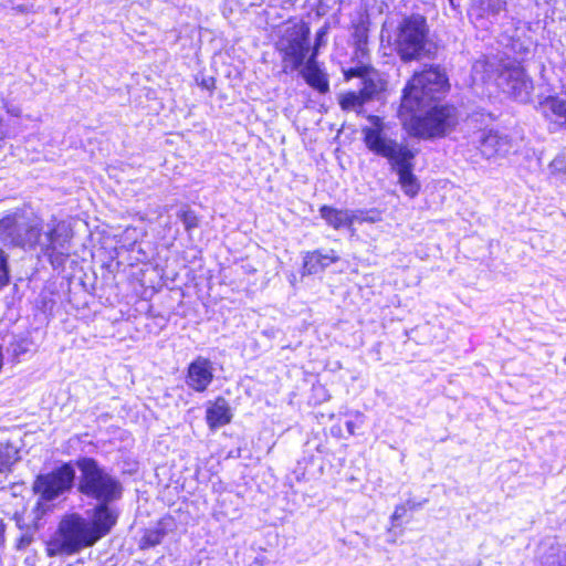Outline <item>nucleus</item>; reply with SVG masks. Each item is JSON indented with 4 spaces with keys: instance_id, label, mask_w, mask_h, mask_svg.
Segmentation results:
<instances>
[{
    "instance_id": "f257e3e1",
    "label": "nucleus",
    "mask_w": 566,
    "mask_h": 566,
    "mask_svg": "<svg viewBox=\"0 0 566 566\" xmlns=\"http://www.w3.org/2000/svg\"><path fill=\"white\" fill-rule=\"evenodd\" d=\"M448 88L447 74L439 66H430L413 74L403 88L399 108V117L410 135L424 139L440 138L455 127V107L431 106Z\"/></svg>"
},
{
    "instance_id": "f03ea898",
    "label": "nucleus",
    "mask_w": 566,
    "mask_h": 566,
    "mask_svg": "<svg viewBox=\"0 0 566 566\" xmlns=\"http://www.w3.org/2000/svg\"><path fill=\"white\" fill-rule=\"evenodd\" d=\"M72 231L56 218L45 227L39 217L27 218L13 213L0 219V240L23 249L39 247L52 263H61L69 255Z\"/></svg>"
},
{
    "instance_id": "7ed1b4c3",
    "label": "nucleus",
    "mask_w": 566,
    "mask_h": 566,
    "mask_svg": "<svg viewBox=\"0 0 566 566\" xmlns=\"http://www.w3.org/2000/svg\"><path fill=\"white\" fill-rule=\"evenodd\" d=\"M95 543L88 520L73 513L62 517L45 551L49 557L70 556Z\"/></svg>"
},
{
    "instance_id": "20e7f679",
    "label": "nucleus",
    "mask_w": 566,
    "mask_h": 566,
    "mask_svg": "<svg viewBox=\"0 0 566 566\" xmlns=\"http://www.w3.org/2000/svg\"><path fill=\"white\" fill-rule=\"evenodd\" d=\"M76 464L81 471L78 490L82 494L99 503H109L120 497L119 482L103 470L95 460L83 458Z\"/></svg>"
},
{
    "instance_id": "39448f33",
    "label": "nucleus",
    "mask_w": 566,
    "mask_h": 566,
    "mask_svg": "<svg viewBox=\"0 0 566 566\" xmlns=\"http://www.w3.org/2000/svg\"><path fill=\"white\" fill-rule=\"evenodd\" d=\"M428 32L427 21L419 14L405 18L399 23L394 44L401 61H418L428 54Z\"/></svg>"
},
{
    "instance_id": "423d86ee",
    "label": "nucleus",
    "mask_w": 566,
    "mask_h": 566,
    "mask_svg": "<svg viewBox=\"0 0 566 566\" xmlns=\"http://www.w3.org/2000/svg\"><path fill=\"white\" fill-rule=\"evenodd\" d=\"M310 28L304 22H289L281 28L275 49L281 54L284 72L304 64L310 51Z\"/></svg>"
},
{
    "instance_id": "0eeeda50",
    "label": "nucleus",
    "mask_w": 566,
    "mask_h": 566,
    "mask_svg": "<svg viewBox=\"0 0 566 566\" xmlns=\"http://www.w3.org/2000/svg\"><path fill=\"white\" fill-rule=\"evenodd\" d=\"M370 125L361 128L364 143L371 153L387 158L390 165L399 159H406L411 150L392 139L387 132L384 120L378 116L368 117Z\"/></svg>"
},
{
    "instance_id": "6e6552de",
    "label": "nucleus",
    "mask_w": 566,
    "mask_h": 566,
    "mask_svg": "<svg viewBox=\"0 0 566 566\" xmlns=\"http://www.w3.org/2000/svg\"><path fill=\"white\" fill-rule=\"evenodd\" d=\"M371 71L367 66L350 67L344 72L345 78L359 77L361 87L358 91H350L339 96L342 109L361 114L364 105L370 102L381 90L378 81L371 76Z\"/></svg>"
},
{
    "instance_id": "1a4fd4ad",
    "label": "nucleus",
    "mask_w": 566,
    "mask_h": 566,
    "mask_svg": "<svg viewBox=\"0 0 566 566\" xmlns=\"http://www.w3.org/2000/svg\"><path fill=\"white\" fill-rule=\"evenodd\" d=\"M497 71V85L502 91L521 103L528 102L533 82L524 69L515 61L507 60L500 63Z\"/></svg>"
},
{
    "instance_id": "9d476101",
    "label": "nucleus",
    "mask_w": 566,
    "mask_h": 566,
    "mask_svg": "<svg viewBox=\"0 0 566 566\" xmlns=\"http://www.w3.org/2000/svg\"><path fill=\"white\" fill-rule=\"evenodd\" d=\"M74 480L75 469L69 462L46 474H40L34 481L33 490L42 500L53 501L69 492L73 488Z\"/></svg>"
},
{
    "instance_id": "9b49d317",
    "label": "nucleus",
    "mask_w": 566,
    "mask_h": 566,
    "mask_svg": "<svg viewBox=\"0 0 566 566\" xmlns=\"http://www.w3.org/2000/svg\"><path fill=\"white\" fill-rule=\"evenodd\" d=\"M319 214L333 229H348L352 235L355 234V229L353 228L355 223H375L380 221V213L376 210L363 211L322 206L319 208Z\"/></svg>"
},
{
    "instance_id": "f8f14e48",
    "label": "nucleus",
    "mask_w": 566,
    "mask_h": 566,
    "mask_svg": "<svg viewBox=\"0 0 566 566\" xmlns=\"http://www.w3.org/2000/svg\"><path fill=\"white\" fill-rule=\"evenodd\" d=\"M470 145L479 150L482 158L491 160L507 156L513 149L512 139L496 130L482 129L471 136Z\"/></svg>"
},
{
    "instance_id": "ddd939ff",
    "label": "nucleus",
    "mask_w": 566,
    "mask_h": 566,
    "mask_svg": "<svg viewBox=\"0 0 566 566\" xmlns=\"http://www.w3.org/2000/svg\"><path fill=\"white\" fill-rule=\"evenodd\" d=\"M213 380L212 364L208 358L197 357L188 366L186 384L187 386L197 391L203 392Z\"/></svg>"
},
{
    "instance_id": "4468645a",
    "label": "nucleus",
    "mask_w": 566,
    "mask_h": 566,
    "mask_svg": "<svg viewBox=\"0 0 566 566\" xmlns=\"http://www.w3.org/2000/svg\"><path fill=\"white\" fill-rule=\"evenodd\" d=\"M539 566H566V545L556 537L543 538L537 547Z\"/></svg>"
},
{
    "instance_id": "2eb2a0df",
    "label": "nucleus",
    "mask_w": 566,
    "mask_h": 566,
    "mask_svg": "<svg viewBox=\"0 0 566 566\" xmlns=\"http://www.w3.org/2000/svg\"><path fill=\"white\" fill-rule=\"evenodd\" d=\"M107 504L108 503H99L94 509L92 520H88V525L93 532L95 542L107 535L117 521L116 513Z\"/></svg>"
},
{
    "instance_id": "dca6fc26",
    "label": "nucleus",
    "mask_w": 566,
    "mask_h": 566,
    "mask_svg": "<svg viewBox=\"0 0 566 566\" xmlns=\"http://www.w3.org/2000/svg\"><path fill=\"white\" fill-rule=\"evenodd\" d=\"M413 157L415 155L411 151L406 156V159H399L391 165L392 169L396 170L399 176V184L403 192L409 197H415L420 189V185L416 176L412 174L413 165L411 161Z\"/></svg>"
},
{
    "instance_id": "f3484780",
    "label": "nucleus",
    "mask_w": 566,
    "mask_h": 566,
    "mask_svg": "<svg viewBox=\"0 0 566 566\" xmlns=\"http://www.w3.org/2000/svg\"><path fill=\"white\" fill-rule=\"evenodd\" d=\"M338 260L339 256L336 254L334 250H328L326 252L315 250L308 252L304 258V272L307 274H315L322 272L327 266L337 262Z\"/></svg>"
},
{
    "instance_id": "a211bd4d",
    "label": "nucleus",
    "mask_w": 566,
    "mask_h": 566,
    "mask_svg": "<svg viewBox=\"0 0 566 566\" xmlns=\"http://www.w3.org/2000/svg\"><path fill=\"white\" fill-rule=\"evenodd\" d=\"M302 74L306 83L321 93H326L329 88L328 80L325 73L318 67L315 53L307 59Z\"/></svg>"
},
{
    "instance_id": "6ab92c4d",
    "label": "nucleus",
    "mask_w": 566,
    "mask_h": 566,
    "mask_svg": "<svg viewBox=\"0 0 566 566\" xmlns=\"http://www.w3.org/2000/svg\"><path fill=\"white\" fill-rule=\"evenodd\" d=\"M541 112L545 118L566 125V99L549 96L541 103Z\"/></svg>"
},
{
    "instance_id": "aec40b11",
    "label": "nucleus",
    "mask_w": 566,
    "mask_h": 566,
    "mask_svg": "<svg viewBox=\"0 0 566 566\" xmlns=\"http://www.w3.org/2000/svg\"><path fill=\"white\" fill-rule=\"evenodd\" d=\"M206 419L211 428L222 427L230 422L231 413L228 402L223 398H218L208 409Z\"/></svg>"
},
{
    "instance_id": "412c9836",
    "label": "nucleus",
    "mask_w": 566,
    "mask_h": 566,
    "mask_svg": "<svg viewBox=\"0 0 566 566\" xmlns=\"http://www.w3.org/2000/svg\"><path fill=\"white\" fill-rule=\"evenodd\" d=\"M548 174L551 178L562 180L566 177V157L564 155L556 156L548 165Z\"/></svg>"
},
{
    "instance_id": "4be33fe9",
    "label": "nucleus",
    "mask_w": 566,
    "mask_h": 566,
    "mask_svg": "<svg viewBox=\"0 0 566 566\" xmlns=\"http://www.w3.org/2000/svg\"><path fill=\"white\" fill-rule=\"evenodd\" d=\"M179 219L181 220L186 231L190 232L191 230L198 228L199 219L195 211L192 210H182L178 213Z\"/></svg>"
},
{
    "instance_id": "5701e85b",
    "label": "nucleus",
    "mask_w": 566,
    "mask_h": 566,
    "mask_svg": "<svg viewBox=\"0 0 566 566\" xmlns=\"http://www.w3.org/2000/svg\"><path fill=\"white\" fill-rule=\"evenodd\" d=\"M353 39H354L356 48L359 51H364L365 46L367 44V39H368L367 28L364 24L356 25L355 30L353 32Z\"/></svg>"
},
{
    "instance_id": "b1692460",
    "label": "nucleus",
    "mask_w": 566,
    "mask_h": 566,
    "mask_svg": "<svg viewBox=\"0 0 566 566\" xmlns=\"http://www.w3.org/2000/svg\"><path fill=\"white\" fill-rule=\"evenodd\" d=\"M31 345L32 343L28 338H18L10 344L9 350L14 357H20L31 349Z\"/></svg>"
},
{
    "instance_id": "393cba45",
    "label": "nucleus",
    "mask_w": 566,
    "mask_h": 566,
    "mask_svg": "<svg viewBox=\"0 0 566 566\" xmlns=\"http://www.w3.org/2000/svg\"><path fill=\"white\" fill-rule=\"evenodd\" d=\"M164 533L160 530L147 531L142 539V547H154L160 544Z\"/></svg>"
},
{
    "instance_id": "a878e982",
    "label": "nucleus",
    "mask_w": 566,
    "mask_h": 566,
    "mask_svg": "<svg viewBox=\"0 0 566 566\" xmlns=\"http://www.w3.org/2000/svg\"><path fill=\"white\" fill-rule=\"evenodd\" d=\"M9 283L8 254L0 248V289Z\"/></svg>"
},
{
    "instance_id": "bb28decb",
    "label": "nucleus",
    "mask_w": 566,
    "mask_h": 566,
    "mask_svg": "<svg viewBox=\"0 0 566 566\" xmlns=\"http://www.w3.org/2000/svg\"><path fill=\"white\" fill-rule=\"evenodd\" d=\"M505 3L502 0H488L484 10L488 15L495 17L504 10Z\"/></svg>"
},
{
    "instance_id": "cd10ccee",
    "label": "nucleus",
    "mask_w": 566,
    "mask_h": 566,
    "mask_svg": "<svg viewBox=\"0 0 566 566\" xmlns=\"http://www.w3.org/2000/svg\"><path fill=\"white\" fill-rule=\"evenodd\" d=\"M364 422V416L360 412L355 413V420H347L345 422L346 429L350 434L355 433V429L360 427Z\"/></svg>"
},
{
    "instance_id": "c85d7f7f",
    "label": "nucleus",
    "mask_w": 566,
    "mask_h": 566,
    "mask_svg": "<svg viewBox=\"0 0 566 566\" xmlns=\"http://www.w3.org/2000/svg\"><path fill=\"white\" fill-rule=\"evenodd\" d=\"M327 35V28L323 27L321 28L316 33V43L314 46L313 53H315V56L317 55L318 48L325 43V36Z\"/></svg>"
},
{
    "instance_id": "c756f323",
    "label": "nucleus",
    "mask_w": 566,
    "mask_h": 566,
    "mask_svg": "<svg viewBox=\"0 0 566 566\" xmlns=\"http://www.w3.org/2000/svg\"><path fill=\"white\" fill-rule=\"evenodd\" d=\"M11 464L7 448H0V472L4 471Z\"/></svg>"
},
{
    "instance_id": "7c9ffc66",
    "label": "nucleus",
    "mask_w": 566,
    "mask_h": 566,
    "mask_svg": "<svg viewBox=\"0 0 566 566\" xmlns=\"http://www.w3.org/2000/svg\"><path fill=\"white\" fill-rule=\"evenodd\" d=\"M407 511H408V509L405 503L397 505L391 515V521L395 522V521L402 518L405 516V514L407 513Z\"/></svg>"
},
{
    "instance_id": "2f4dec72",
    "label": "nucleus",
    "mask_w": 566,
    "mask_h": 566,
    "mask_svg": "<svg viewBox=\"0 0 566 566\" xmlns=\"http://www.w3.org/2000/svg\"><path fill=\"white\" fill-rule=\"evenodd\" d=\"M4 108H6V112L9 115L15 116V117H19L21 115V113H22L21 107L19 105L13 104V103L6 102L4 103Z\"/></svg>"
},
{
    "instance_id": "473e14b6",
    "label": "nucleus",
    "mask_w": 566,
    "mask_h": 566,
    "mask_svg": "<svg viewBox=\"0 0 566 566\" xmlns=\"http://www.w3.org/2000/svg\"><path fill=\"white\" fill-rule=\"evenodd\" d=\"M426 502H427V500H423L421 502H416L415 500H408L405 504L407 505L408 510L413 511V510L421 507Z\"/></svg>"
},
{
    "instance_id": "72a5a7b5",
    "label": "nucleus",
    "mask_w": 566,
    "mask_h": 566,
    "mask_svg": "<svg viewBox=\"0 0 566 566\" xmlns=\"http://www.w3.org/2000/svg\"><path fill=\"white\" fill-rule=\"evenodd\" d=\"M271 6L273 7H286L292 4V0H270Z\"/></svg>"
},
{
    "instance_id": "f704fd0d",
    "label": "nucleus",
    "mask_w": 566,
    "mask_h": 566,
    "mask_svg": "<svg viewBox=\"0 0 566 566\" xmlns=\"http://www.w3.org/2000/svg\"><path fill=\"white\" fill-rule=\"evenodd\" d=\"M485 65H489V62L476 61L475 64L473 65V70L478 72L479 67H483Z\"/></svg>"
},
{
    "instance_id": "c9c22d12",
    "label": "nucleus",
    "mask_w": 566,
    "mask_h": 566,
    "mask_svg": "<svg viewBox=\"0 0 566 566\" xmlns=\"http://www.w3.org/2000/svg\"><path fill=\"white\" fill-rule=\"evenodd\" d=\"M3 532H4V525L2 523H0V544L3 541Z\"/></svg>"
},
{
    "instance_id": "e433bc0d",
    "label": "nucleus",
    "mask_w": 566,
    "mask_h": 566,
    "mask_svg": "<svg viewBox=\"0 0 566 566\" xmlns=\"http://www.w3.org/2000/svg\"><path fill=\"white\" fill-rule=\"evenodd\" d=\"M7 136H8V134L4 133L2 129H0V138L2 139L4 137H7Z\"/></svg>"
}]
</instances>
